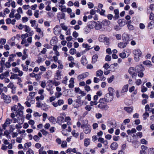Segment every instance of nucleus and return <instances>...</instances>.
Here are the masks:
<instances>
[{"label": "nucleus", "instance_id": "obj_1", "mask_svg": "<svg viewBox=\"0 0 154 154\" xmlns=\"http://www.w3.org/2000/svg\"><path fill=\"white\" fill-rule=\"evenodd\" d=\"M94 26V28L96 29L99 30L101 29L102 26L101 23L99 22L96 23L95 22H92L91 24H90L88 26V28L91 29L93 28V26Z\"/></svg>", "mask_w": 154, "mask_h": 154}, {"label": "nucleus", "instance_id": "obj_2", "mask_svg": "<svg viewBox=\"0 0 154 154\" xmlns=\"http://www.w3.org/2000/svg\"><path fill=\"white\" fill-rule=\"evenodd\" d=\"M133 53L134 56V60L136 61H138L140 60V57L142 55V52L139 49H134L133 51Z\"/></svg>", "mask_w": 154, "mask_h": 154}, {"label": "nucleus", "instance_id": "obj_3", "mask_svg": "<svg viewBox=\"0 0 154 154\" xmlns=\"http://www.w3.org/2000/svg\"><path fill=\"white\" fill-rule=\"evenodd\" d=\"M16 116L19 120H21V123L22 124L24 121V116H23V112L22 110H18L16 112Z\"/></svg>", "mask_w": 154, "mask_h": 154}, {"label": "nucleus", "instance_id": "obj_4", "mask_svg": "<svg viewBox=\"0 0 154 154\" xmlns=\"http://www.w3.org/2000/svg\"><path fill=\"white\" fill-rule=\"evenodd\" d=\"M103 72L101 70H99L97 71L96 75L97 77H99L101 81L105 80L106 78L103 75Z\"/></svg>", "mask_w": 154, "mask_h": 154}, {"label": "nucleus", "instance_id": "obj_5", "mask_svg": "<svg viewBox=\"0 0 154 154\" xmlns=\"http://www.w3.org/2000/svg\"><path fill=\"white\" fill-rule=\"evenodd\" d=\"M53 32L56 35H59L61 31V29L60 26L58 25H56L53 29Z\"/></svg>", "mask_w": 154, "mask_h": 154}, {"label": "nucleus", "instance_id": "obj_6", "mask_svg": "<svg viewBox=\"0 0 154 154\" xmlns=\"http://www.w3.org/2000/svg\"><path fill=\"white\" fill-rule=\"evenodd\" d=\"M128 72L132 76V78L135 77L137 74L135 73L136 70L133 67H130L128 69Z\"/></svg>", "mask_w": 154, "mask_h": 154}, {"label": "nucleus", "instance_id": "obj_7", "mask_svg": "<svg viewBox=\"0 0 154 154\" xmlns=\"http://www.w3.org/2000/svg\"><path fill=\"white\" fill-rule=\"evenodd\" d=\"M32 42V39H23L21 44H24L25 46L27 47Z\"/></svg>", "mask_w": 154, "mask_h": 154}, {"label": "nucleus", "instance_id": "obj_8", "mask_svg": "<svg viewBox=\"0 0 154 154\" xmlns=\"http://www.w3.org/2000/svg\"><path fill=\"white\" fill-rule=\"evenodd\" d=\"M108 102L111 101L113 98V95L111 94H106L104 96Z\"/></svg>", "mask_w": 154, "mask_h": 154}, {"label": "nucleus", "instance_id": "obj_9", "mask_svg": "<svg viewBox=\"0 0 154 154\" xmlns=\"http://www.w3.org/2000/svg\"><path fill=\"white\" fill-rule=\"evenodd\" d=\"M61 72L58 70L56 71L55 75L54 77V79L59 80L61 79L62 75L61 73Z\"/></svg>", "mask_w": 154, "mask_h": 154}, {"label": "nucleus", "instance_id": "obj_10", "mask_svg": "<svg viewBox=\"0 0 154 154\" xmlns=\"http://www.w3.org/2000/svg\"><path fill=\"white\" fill-rule=\"evenodd\" d=\"M89 75V73L88 72H86L82 74L79 75L78 76V79L79 80L83 79L88 76Z\"/></svg>", "mask_w": 154, "mask_h": 154}, {"label": "nucleus", "instance_id": "obj_11", "mask_svg": "<svg viewBox=\"0 0 154 154\" xmlns=\"http://www.w3.org/2000/svg\"><path fill=\"white\" fill-rule=\"evenodd\" d=\"M98 141L101 143H103L105 147L107 146L108 142L107 140H104L103 138L99 137L98 139Z\"/></svg>", "mask_w": 154, "mask_h": 154}, {"label": "nucleus", "instance_id": "obj_12", "mask_svg": "<svg viewBox=\"0 0 154 154\" xmlns=\"http://www.w3.org/2000/svg\"><path fill=\"white\" fill-rule=\"evenodd\" d=\"M144 70V69L142 65H138L136 67V71L137 72H142Z\"/></svg>", "mask_w": 154, "mask_h": 154}, {"label": "nucleus", "instance_id": "obj_13", "mask_svg": "<svg viewBox=\"0 0 154 154\" xmlns=\"http://www.w3.org/2000/svg\"><path fill=\"white\" fill-rule=\"evenodd\" d=\"M128 44L127 42H121L118 44V46L121 48H124Z\"/></svg>", "mask_w": 154, "mask_h": 154}, {"label": "nucleus", "instance_id": "obj_14", "mask_svg": "<svg viewBox=\"0 0 154 154\" xmlns=\"http://www.w3.org/2000/svg\"><path fill=\"white\" fill-rule=\"evenodd\" d=\"M84 132L86 134H88L90 133L91 132V127L88 125L87 127H85L84 129Z\"/></svg>", "mask_w": 154, "mask_h": 154}, {"label": "nucleus", "instance_id": "obj_15", "mask_svg": "<svg viewBox=\"0 0 154 154\" xmlns=\"http://www.w3.org/2000/svg\"><path fill=\"white\" fill-rule=\"evenodd\" d=\"M10 125V119H7L5 122L4 124L2 125V127H3V129L4 130H5L7 126H8L9 125Z\"/></svg>", "mask_w": 154, "mask_h": 154}, {"label": "nucleus", "instance_id": "obj_16", "mask_svg": "<svg viewBox=\"0 0 154 154\" xmlns=\"http://www.w3.org/2000/svg\"><path fill=\"white\" fill-rule=\"evenodd\" d=\"M110 147L112 150H116L118 147V144L116 142L112 143L110 146Z\"/></svg>", "mask_w": 154, "mask_h": 154}, {"label": "nucleus", "instance_id": "obj_17", "mask_svg": "<svg viewBox=\"0 0 154 154\" xmlns=\"http://www.w3.org/2000/svg\"><path fill=\"white\" fill-rule=\"evenodd\" d=\"M2 95L5 102L6 103H10V97L8 96L5 95L3 93H2Z\"/></svg>", "mask_w": 154, "mask_h": 154}, {"label": "nucleus", "instance_id": "obj_18", "mask_svg": "<svg viewBox=\"0 0 154 154\" xmlns=\"http://www.w3.org/2000/svg\"><path fill=\"white\" fill-rule=\"evenodd\" d=\"M81 61L82 63L84 65H86L87 63V61L86 57L85 56L82 57Z\"/></svg>", "mask_w": 154, "mask_h": 154}, {"label": "nucleus", "instance_id": "obj_19", "mask_svg": "<svg viewBox=\"0 0 154 154\" xmlns=\"http://www.w3.org/2000/svg\"><path fill=\"white\" fill-rule=\"evenodd\" d=\"M57 17L58 19H65V14L62 13H59L57 15Z\"/></svg>", "mask_w": 154, "mask_h": 154}, {"label": "nucleus", "instance_id": "obj_20", "mask_svg": "<svg viewBox=\"0 0 154 154\" xmlns=\"http://www.w3.org/2000/svg\"><path fill=\"white\" fill-rule=\"evenodd\" d=\"M128 85L127 84L124 85L121 91V92L122 93H125L127 92L128 90Z\"/></svg>", "mask_w": 154, "mask_h": 154}, {"label": "nucleus", "instance_id": "obj_21", "mask_svg": "<svg viewBox=\"0 0 154 154\" xmlns=\"http://www.w3.org/2000/svg\"><path fill=\"white\" fill-rule=\"evenodd\" d=\"M101 23L104 26H107L110 24V22L108 20H105L102 21Z\"/></svg>", "mask_w": 154, "mask_h": 154}, {"label": "nucleus", "instance_id": "obj_22", "mask_svg": "<svg viewBox=\"0 0 154 154\" xmlns=\"http://www.w3.org/2000/svg\"><path fill=\"white\" fill-rule=\"evenodd\" d=\"M114 12L115 14V16L114 17V18L115 19H118L119 17V11L118 9H115L114 10Z\"/></svg>", "mask_w": 154, "mask_h": 154}, {"label": "nucleus", "instance_id": "obj_23", "mask_svg": "<svg viewBox=\"0 0 154 154\" xmlns=\"http://www.w3.org/2000/svg\"><path fill=\"white\" fill-rule=\"evenodd\" d=\"M98 58V56L97 54H95L92 57V63H95L97 61Z\"/></svg>", "mask_w": 154, "mask_h": 154}, {"label": "nucleus", "instance_id": "obj_24", "mask_svg": "<svg viewBox=\"0 0 154 154\" xmlns=\"http://www.w3.org/2000/svg\"><path fill=\"white\" fill-rule=\"evenodd\" d=\"M124 110L130 113L133 111V108L131 107H125L124 108Z\"/></svg>", "mask_w": 154, "mask_h": 154}, {"label": "nucleus", "instance_id": "obj_25", "mask_svg": "<svg viewBox=\"0 0 154 154\" xmlns=\"http://www.w3.org/2000/svg\"><path fill=\"white\" fill-rule=\"evenodd\" d=\"M27 101H26L25 104L27 106V107H30L31 106L30 102L31 100L29 97H28L27 98Z\"/></svg>", "mask_w": 154, "mask_h": 154}, {"label": "nucleus", "instance_id": "obj_26", "mask_svg": "<svg viewBox=\"0 0 154 154\" xmlns=\"http://www.w3.org/2000/svg\"><path fill=\"white\" fill-rule=\"evenodd\" d=\"M44 149V147L42 146L38 150L39 154H47L46 152L43 150Z\"/></svg>", "mask_w": 154, "mask_h": 154}, {"label": "nucleus", "instance_id": "obj_27", "mask_svg": "<svg viewBox=\"0 0 154 154\" xmlns=\"http://www.w3.org/2000/svg\"><path fill=\"white\" fill-rule=\"evenodd\" d=\"M48 119L53 124L55 123L56 119L53 116H51Z\"/></svg>", "mask_w": 154, "mask_h": 154}, {"label": "nucleus", "instance_id": "obj_28", "mask_svg": "<svg viewBox=\"0 0 154 154\" xmlns=\"http://www.w3.org/2000/svg\"><path fill=\"white\" fill-rule=\"evenodd\" d=\"M59 9L62 12H66V8L65 6L63 5H59L58 7Z\"/></svg>", "mask_w": 154, "mask_h": 154}, {"label": "nucleus", "instance_id": "obj_29", "mask_svg": "<svg viewBox=\"0 0 154 154\" xmlns=\"http://www.w3.org/2000/svg\"><path fill=\"white\" fill-rule=\"evenodd\" d=\"M118 23L120 26H123L125 24V22L120 19L118 20Z\"/></svg>", "mask_w": 154, "mask_h": 154}, {"label": "nucleus", "instance_id": "obj_30", "mask_svg": "<svg viewBox=\"0 0 154 154\" xmlns=\"http://www.w3.org/2000/svg\"><path fill=\"white\" fill-rule=\"evenodd\" d=\"M38 24L37 26L35 28V29H36V31L37 32L40 33L42 35H43V32H42L41 28H39L38 26Z\"/></svg>", "mask_w": 154, "mask_h": 154}, {"label": "nucleus", "instance_id": "obj_31", "mask_svg": "<svg viewBox=\"0 0 154 154\" xmlns=\"http://www.w3.org/2000/svg\"><path fill=\"white\" fill-rule=\"evenodd\" d=\"M99 102L101 103H105L106 102H108L104 97V98H101L99 100Z\"/></svg>", "mask_w": 154, "mask_h": 154}, {"label": "nucleus", "instance_id": "obj_32", "mask_svg": "<svg viewBox=\"0 0 154 154\" xmlns=\"http://www.w3.org/2000/svg\"><path fill=\"white\" fill-rule=\"evenodd\" d=\"M10 88L12 89V93L15 94L16 92V87L14 86L12 83H10Z\"/></svg>", "mask_w": 154, "mask_h": 154}, {"label": "nucleus", "instance_id": "obj_33", "mask_svg": "<svg viewBox=\"0 0 154 154\" xmlns=\"http://www.w3.org/2000/svg\"><path fill=\"white\" fill-rule=\"evenodd\" d=\"M90 143V140L89 139H85L84 141V145L85 146H87Z\"/></svg>", "mask_w": 154, "mask_h": 154}, {"label": "nucleus", "instance_id": "obj_34", "mask_svg": "<svg viewBox=\"0 0 154 154\" xmlns=\"http://www.w3.org/2000/svg\"><path fill=\"white\" fill-rule=\"evenodd\" d=\"M154 26V22L151 21L148 24V27L150 29H152Z\"/></svg>", "mask_w": 154, "mask_h": 154}, {"label": "nucleus", "instance_id": "obj_35", "mask_svg": "<svg viewBox=\"0 0 154 154\" xmlns=\"http://www.w3.org/2000/svg\"><path fill=\"white\" fill-rule=\"evenodd\" d=\"M24 31L27 33L31 31V28L29 27V26L26 25L24 26Z\"/></svg>", "mask_w": 154, "mask_h": 154}, {"label": "nucleus", "instance_id": "obj_36", "mask_svg": "<svg viewBox=\"0 0 154 154\" xmlns=\"http://www.w3.org/2000/svg\"><path fill=\"white\" fill-rule=\"evenodd\" d=\"M44 97L43 94L41 95V96H37L36 97V100L37 101L39 102V100H42L44 99Z\"/></svg>", "mask_w": 154, "mask_h": 154}, {"label": "nucleus", "instance_id": "obj_37", "mask_svg": "<svg viewBox=\"0 0 154 154\" xmlns=\"http://www.w3.org/2000/svg\"><path fill=\"white\" fill-rule=\"evenodd\" d=\"M11 73L12 75L10 77V79H16L18 78V75L17 74H12V72H11Z\"/></svg>", "mask_w": 154, "mask_h": 154}, {"label": "nucleus", "instance_id": "obj_38", "mask_svg": "<svg viewBox=\"0 0 154 154\" xmlns=\"http://www.w3.org/2000/svg\"><path fill=\"white\" fill-rule=\"evenodd\" d=\"M5 58L4 57H2L1 61L0 62V64L2 67H4L5 65Z\"/></svg>", "mask_w": 154, "mask_h": 154}, {"label": "nucleus", "instance_id": "obj_39", "mask_svg": "<svg viewBox=\"0 0 154 154\" xmlns=\"http://www.w3.org/2000/svg\"><path fill=\"white\" fill-rule=\"evenodd\" d=\"M60 26L62 29L63 30L66 31L68 29V27L64 25V23H61Z\"/></svg>", "mask_w": 154, "mask_h": 154}, {"label": "nucleus", "instance_id": "obj_40", "mask_svg": "<svg viewBox=\"0 0 154 154\" xmlns=\"http://www.w3.org/2000/svg\"><path fill=\"white\" fill-rule=\"evenodd\" d=\"M21 66L23 68V70L24 71L27 72L28 70V67L27 65H24L23 64L21 65Z\"/></svg>", "mask_w": 154, "mask_h": 154}, {"label": "nucleus", "instance_id": "obj_41", "mask_svg": "<svg viewBox=\"0 0 154 154\" xmlns=\"http://www.w3.org/2000/svg\"><path fill=\"white\" fill-rule=\"evenodd\" d=\"M61 146L64 148L67 146V142L66 141H63L61 143Z\"/></svg>", "mask_w": 154, "mask_h": 154}, {"label": "nucleus", "instance_id": "obj_42", "mask_svg": "<svg viewBox=\"0 0 154 154\" xmlns=\"http://www.w3.org/2000/svg\"><path fill=\"white\" fill-rule=\"evenodd\" d=\"M57 121L59 122H64V118L63 116H60L58 117L57 119Z\"/></svg>", "mask_w": 154, "mask_h": 154}, {"label": "nucleus", "instance_id": "obj_43", "mask_svg": "<svg viewBox=\"0 0 154 154\" xmlns=\"http://www.w3.org/2000/svg\"><path fill=\"white\" fill-rule=\"evenodd\" d=\"M101 40H100V42H103V41H102V40H103V42L105 43V44L107 45H109V39H100Z\"/></svg>", "mask_w": 154, "mask_h": 154}, {"label": "nucleus", "instance_id": "obj_44", "mask_svg": "<svg viewBox=\"0 0 154 154\" xmlns=\"http://www.w3.org/2000/svg\"><path fill=\"white\" fill-rule=\"evenodd\" d=\"M57 104L58 106H61L63 105L64 103V101L62 99H60L57 101Z\"/></svg>", "mask_w": 154, "mask_h": 154}, {"label": "nucleus", "instance_id": "obj_45", "mask_svg": "<svg viewBox=\"0 0 154 154\" xmlns=\"http://www.w3.org/2000/svg\"><path fill=\"white\" fill-rule=\"evenodd\" d=\"M39 11L38 10H35L34 12V16L36 18H38L39 17Z\"/></svg>", "mask_w": 154, "mask_h": 154}, {"label": "nucleus", "instance_id": "obj_46", "mask_svg": "<svg viewBox=\"0 0 154 154\" xmlns=\"http://www.w3.org/2000/svg\"><path fill=\"white\" fill-rule=\"evenodd\" d=\"M148 154H154V148L149 149L148 151Z\"/></svg>", "mask_w": 154, "mask_h": 154}, {"label": "nucleus", "instance_id": "obj_47", "mask_svg": "<svg viewBox=\"0 0 154 154\" xmlns=\"http://www.w3.org/2000/svg\"><path fill=\"white\" fill-rule=\"evenodd\" d=\"M119 56L122 58H125L126 57V55L125 52H122L119 54Z\"/></svg>", "mask_w": 154, "mask_h": 154}, {"label": "nucleus", "instance_id": "obj_48", "mask_svg": "<svg viewBox=\"0 0 154 154\" xmlns=\"http://www.w3.org/2000/svg\"><path fill=\"white\" fill-rule=\"evenodd\" d=\"M62 95V93L60 92H56L55 93V97L57 98H59Z\"/></svg>", "mask_w": 154, "mask_h": 154}, {"label": "nucleus", "instance_id": "obj_49", "mask_svg": "<svg viewBox=\"0 0 154 154\" xmlns=\"http://www.w3.org/2000/svg\"><path fill=\"white\" fill-rule=\"evenodd\" d=\"M76 52V50L74 48H71L69 51V53L72 55H73Z\"/></svg>", "mask_w": 154, "mask_h": 154}, {"label": "nucleus", "instance_id": "obj_50", "mask_svg": "<svg viewBox=\"0 0 154 154\" xmlns=\"http://www.w3.org/2000/svg\"><path fill=\"white\" fill-rule=\"evenodd\" d=\"M26 154H34L33 151L31 148H29L26 152Z\"/></svg>", "mask_w": 154, "mask_h": 154}, {"label": "nucleus", "instance_id": "obj_51", "mask_svg": "<svg viewBox=\"0 0 154 154\" xmlns=\"http://www.w3.org/2000/svg\"><path fill=\"white\" fill-rule=\"evenodd\" d=\"M144 120H146L147 117L149 116V114L147 112H146L143 114Z\"/></svg>", "mask_w": 154, "mask_h": 154}, {"label": "nucleus", "instance_id": "obj_52", "mask_svg": "<svg viewBox=\"0 0 154 154\" xmlns=\"http://www.w3.org/2000/svg\"><path fill=\"white\" fill-rule=\"evenodd\" d=\"M16 12V10L12 9L11 10V12L10 13V18L13 17H14V15Z\"/></svg>", "mask_w": 154, "mask_h": 154}, {"label": "nucleus", "instance_id": "obj_53", "mask_svg": "<svg viewBox=\"0 0 154 154\" xmlns=\"http://www.w3.org/2000/svg\"><path fill=\"white\" fill-rule=\"evenodd\" d=\"M33 139L36 142H38L40 138L37 135H35L33 136Z\"/></svg>", "mask_w": 154, "mask_h": 154}, {"label": "nucleus", "instance_id": "obj_54", "mask_svg": "<svg viewBox=\"0 0 154 154\" xmlns=\"http://www.w3.org/2000/svg\"><path fill=\"white\" fill-rule=\"evenodd\" d=\"M143 63L146 65H150L151 64V63L150 61L147 60L143 62Z\"/></svg>", "mask_w": 154, "mask_h": 154}, {"label": "nucleus", "instance_id": "obj_55", "mask_svg": "<svg viewBox=\"0 0 154 154\" xmlns=\"http://www.w3.org/2000/svg\"><path fill=\"white\" fill-rule=\"evenodd\" d=\"M108 91L109 93H108L109 94H111L113 95V91L114 89L111 87H110L108 88Z\"/></svg>", "mask_w": 154, "mask_h": 154}, {"label": "nucleus", "instance_id": "obj_56", "mask_svg": "<svg viewBox=\"0 0 154 154\" xmlns=\"http://www.w3.org/2000/svg\"><path fill=\"white\" fill-rule=\"evenodd\" d=\"M28 20V18L27 17H23L21 19L22 22L24 23L27 22Z\"/></svg>", "mask_w": 154, "mask_h": 154}, {"label": "nucleus", "instance_id": "obj_57", "mask_svg": "<svg viewBox=\"0 0 154 154\" xmlns=\"http://www.w3.org/2000/svg\"><path fill=\"white\" fill-rule=\"evenodd\" d=\"M114 79V77L113 75H112L111 76L110 78H108L107 80L108 82L109 83H111L113 81V79Z\"/></svg>", "mask_w": 154, "mask_h": 154}, {"label": "nucleus", "instance_id": "obj_58", "mask_svg": "<svg viewBox=\"0 0 154 154\" xmlns=\"http://www.w3.org/2000/svg\"><path fill=\"white\" fill-rule=\"evenodd\" d=\"M42 116H43V121H44V122H45L46 119V118L47 117V116H48V115H47V114L46 113H43V115H42Z\"/></svg>", "mask_w": 154, "mask_h": 154}, {"label": "nucleus", "instance_id": "obj_59", "mask_svg": "<svg viewBox=\"0 0 154 154\" xmlns=\"http://www.w3.org/2000/svg\"><path fill=\"white\" fill-rule=\"evenodd\" d=\"M46 86V83L45 81H43L41 82V86L43 88L45 87Z\"/></svg>", "mask_w": 154, "mask_h": 154}, {"label": "nucleus", "instance_id": "obj_60", "mask_svg": "<svg viewBox=\"0 0 154 154\" xmlns=\"http://www.w3.org/2000/svg\"><path fill=\"white\" fill-rule=\"evenodd\" d=\"M149 18L150 20L154 21V14L152 12L150 13Z\"/></svg>", "mask_w": 154, "mask_h": 154}, {"label": "nucleus", "instance_id": "obj_61", "mask_svg": "<svg viewBox=\"0 0 154 154\" xmlns=\"http://www.w3.org/2000/svg\"><path fill=\"white\" fill-rule=\"evenodd\" d=\"M32 145V143L31 142H28L27 143H26L25 144L24 146L26 148H28L29 147H30Z\"/></svg>", "mask_w": 154, "mask_h": 154}, {"label": "nucleus", "instance_id": "obj_62", "mask_svg": "<svg viewBox=\"0 0 154 154\" xmlns=\"http://www.w3.org/2000/svg\"><path fill=\"white\" fill-rule=\"evenodd\" d=\"M36 21L35 20H31L30 23L31 24L32 27H34L36 25Z\"/></svg>", "mask_w": 154, "mask_h": 154}, {"label": "nucleus", "instance_id": "obj_63", "mask_svg": "<svg viewBox=\"0 0 154 154\" xmlns=\"http://www.w3.org/2000/svg\"><path fill=\"white\" fill-rule=\"evenodd\" d=\"M26 14L30 16H31L32 15V11L30 9H29L26 12Z\"/></svg>", "mask_w": 154, "mask_h": 154}, {"label": "nucleus", "instance_id": "obj_64", "mask_svg": "<svg viewBox=\"0 0 154 154\" xmlns=\"http://www.w3.org/2000/svg\"><path fill=\"white\" fill-rule=\"evenodd\" d=\"M68 80V78L66 76L64 78V79L62 80V83L65 84V85H67V81Z\"/></svg>", "mask_w": 154, "mask_h": 154}]
</instances>
